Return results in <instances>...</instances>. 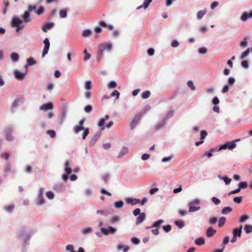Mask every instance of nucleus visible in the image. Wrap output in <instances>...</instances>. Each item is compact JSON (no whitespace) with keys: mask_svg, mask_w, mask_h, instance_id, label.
I'll return each mask as SVG.
<instances>
[{"mask_svg":"<svg viewBox=\"0 0 252 252\" xmlns=\"http://www.w3.org/2000/svg\"><path fill=\"white\" fill-rule=\"evenodd\" d=\"M238 186L240 189H245L247 187V183L246 182H242L239 184Z\"/></svg>","mask_w":252,"mask_h":252,"instance_id":"obj_48","label":"nucleus"},{"mask_svg":"<svg viewBox=\"0 0 252 252\" xmlns=\"http://www.w3.org/2000/svg\"><path fill=\"white\" fill-rule=\"evenodd\" d=\"M189 212H193L198 210L200 209L199 201L197 199H195L189 203Z\"/></svg>","mask_w":252,"mask_h":252,"instance_id":"obj_4","label":"nucleus"},{"mask_svg":"<svg viewBox=\"0 0 252 252\" xmlns=\"http://www.w3.org/2000/svg\"><path fill=\"white\" fill-rule=\"evenodd\" d=\"M232 208L230 207H225L221 210V214L227 215L232 211Z\"/></svg>","mask_w":252,"mask_h":252,"instance_id":"obj_23","label":"nucleus"},{"mask_svg":"<svg viewBox=\"0 0 252 252\" xmlns=\"http://www.w3.org/2000/svg\"><path fill=\"white\" fill-rule=\"evenodd\" d=\"M147 53L149 56H153L155 53V50L153 48H149L147 50Z\"/></svg>","mask_w":252,"mask_h":252,"instance_id":"obj_64","label":"nucleus"},{"mask_svg":"<svg viewBox=\"0 0 252 252\" xmlns=\"http://www.w3.org/2000/svg\"><path fill=\"white\" fill-rule=\"evenodd\" d=\"M53 108V105L52 102H48L43 104L40 106V109L42 110H52Z\"/></svg>","mask_w":252,"mask_h":252,"instance_id":"obj_9","label":"nucleus"},{"mask_svg":"<svg viewBox=\"0 0 252 252\" xmlns=\"http://www.w3.org/2000/svg\"><path fill=\"white\" fill-rule=\"evenodd\" d=\"M250 53V48H248L246 50L243 52L240 55V58L243 60L241 63H248L247 61H244L249 55Z\"/></svg>","mask_w":252,"mask_h":252,"instance_id":"obj_8","label":"nucleus"},{"mask_svg":"<svg viewBox=\"0 0 252 252\" xmlns=\"http://www.w3.org/2000/svg\"><path fill=\"white\" fill-rule=\"evenodd\" d=\"M249 219V216L247 215H244L241 216V217L239 219V221L240 222H244L246 220H247Z\"/></svg>","mask_w":252,"mask_h":252,"instance_id":"obj_37","label":"nucleus"},{"mask_svg":"<svg viewBox=\"0 0 252 252\" xmlns=\"http://www.w3.org/2000/svg\"><path fill=\"white\" fill-rule=\"evenodd\" d=\"M235 80L233 77H229L228 80V84L232 85L235 83Z\"/></svg>","mask_w":252,"mask_h":252,"instance_id":"obj_59","label":"nucleus"},{"mask_svg":"<svg viewBox=\"0 0 252 252\" xmlns=\"http://www.w3.org/2000/svg\"><path fill=\"white\" fill-rule=\"evenodd\" d=\"M128 151V150L127 147H123L122 148L120 153L119 154L118 158H122V157H123L124 156L126 155Z\"/></svg>","mask_w":252,"mask_h":252,"instance_id":"obj_17","label":"nucleus"},{"mask_svg":"<svg viewBox=\"0 0 252 252\" xmlns=\"http://www.w3.org/2000/svg\"><path fill=\"white\" fill-rule=\"evenodd\" d=\"M117 248L119 251L123 249L124 252H127V251L129 250V247L128 246L123 245L122 244H119L117 246Z\"/></svg>","mask_w":252,"mask_h":252,"instance_id":"obj_20","label":"nucleus"},{"mask_svg":"<svg viewBox=\"0 0 252 252\" xmlns=\"http://www.w3.org/2000/svg\"><path fill=\"white\" fill-rule=\"evenodd\" d=\"M248 45V41L246 38H244V39L240 42V45L242 48H245Z\"/></svg>","mask_w":252,"mask_h":252,"instance_id":"obj_35","label":"nucleus"},{"mask_svg":"<svg viewBox=\"0 0 252 252\" xmlns=\"http://www.w3.org/2000/svg\"><path fill=\"white\" fill-rule=\"evenodd\" d=\"M225 221L226 218L224 217H221L219 220L218 226L220 227H222L224 225Z\"/></svg>","mask_w":252,"mask_h":252,"instance_id":"obj_26","label":"nucleus"},{"mask_svg":"<svg viewBox=\"0 0 252 252\" xmlns=\"http://www.w3.org/2000/svg\"><path fill=\"white\" fill-rule=\"evenodd\" d=\"M47 133L50 136L51 138H54L56 136V132L54 130H48Z\"/></svg>","mask_w":252,"mask_h":252,"instance_id":"obj_50","label":"nucleus"},{"mask_svg":"<svg viewBox=\"0 0 252 252\" xmlns=\"http://www.w3.org/2000/svg\"><path fill=\"white\" fill-rule=\"evenodd\" d=\"M188 87L192 90L194 91L195 90V87L193 84V83L191 81H189L188 82Z\"/></svg>","mask_w":252,"mask_h":252,"instance_id":"obj_44","label":"nucleus"},{"mask_svg":"<svg viewBox=\"0 0 252 252\" xmlns=\"http://www.w3.org/2000/svg\"><path fill=\"white\" fill-rule=\"evenodd\" d=\"M205 138V130H202L201 132V140L195 143V145L198 146L203 143V139Z\"/></svg>","mask_w":252,"mask_h":252,"instance_id":"obj_22","label":"nucleus"},{"mask_svg":"<svg viewBox=\"0 0 252 252\" xmlns=\"http://www.w3.org/2000/svg\"><path fill=\"white\" fill-rule=\"evenodd\" d=\"M83 130H84V132L82 134V138L83 139H85L86 138L88 134H89V128H84Z\"/></svg>","mask_w":252,"mask_h":252,"instance_id":"obj_53","label":"nucleus"},{"mask_svg":"<svg viewBox=\"0 0 252 252\" xmlns=\"http://www.w3.org/2000/svg\"><path fill=\"white\" fill-rule=\"evenodd\" d=\"M126 202L128 204H131L132 205H133L140 203V200L136 198H127L126 199Z\"/></svg>","mask_w":252,"mask_h":252,"instance_id":"obj_13","label":"nucleus"},{"mask_svg":"<svg viewBox=\"0 0 252 252\" xmlns=\"http://www.w3.org/2000/svg\"><path fill=\"white\" fill-rule=\"evenodd\" d=\"M22 17L23 19L24 22L25 23H29L31 21V18H30V14L29 11H25Z\"/></svg>","mask_w":252,"mask_h":252,"instance_id":"obj_11","label":"nucleus"},{"mask_svg":"<svg viewBox=\"0 0 252 252\" xmlns=\"http://www.w3.org/2000/svg\"><path fill=\"white\" fill-rule=\"evenodd\" d=\"M217 232L216 230L213 229L212 227H209L206 231V234L208 237H212L214 235H215Z\"/></svg>","mask_w":252,"mask_h":252,"instance_id":"obj_12","label":"nucleus"},{"mask_svg":"<svg viewBox=\"0 0 252 252\" xmlns=\"http://www.w3.org/2000/svg\"><path fill=\"white\" fill-rule=\"evenodd\" d=\"M212 102L215 105H217L218 104H219L220 101L218 97L217 96L214 97L212 100Z\"/></svg>","mask_w":252,"mask_h":252,"instance_id":"obj_63","label":"nucleus"},{"mask_svg":"<svg viewBox=\"0 0 252 252\" xmlns=\"http://www.w3.org/2000/svg\"><path fill=\"white\" fill-rule=\"evenodd\" d=\"M54 26V24L53 22L47 23L42 26L41 29L44 32H46L48 30L52 29Z\"/></svg>","mask_w":252,"mask_h":252,"instance_id":"obj_10","label":"nucleus"},{"mask_svg":"<svg viewBox=\"0 0 252 252\" xmlns=\"http://www.w3.org/2000/svg\"><path fill=\"white\" fill-rule=\"evenodd\" d=\"M101 231L104 235H108L109 233H114L116 232V229L112 227V226H108L107 228H101Z\"/></svg>","mask_w":252,"mask_h":252,"instance_id":"obj_6","label":"nucleus"},{"mask_svg":"<svg viewBox=\"0 0 252 252\" xmlns=\"http://www.w3.org/2000/svg\"><path fill=\"white\" fill-rule=\"evenodd\" d=\"M235 141H231L227 143V148L230 150H232L235 148L236 146V145L235 143Z\"/></svg>","mask_w":252,"mask_h":252,"instance_id":"obj_29","label":"nucleus"},{"mask_svg":"<svg viewBox=\"0 0 252 252\" xmlns=\"http://www.w3.org/2000/svg\"><path fill=\"white\" fill-rule=\"evenodd\" d=\"M163 222V220H158L157 221L154 222L152 226V227H158L160 225H161Z\"/></svg>","mask_w":252,"mask_h":252,"instance_id":"obj_30","label":"nucleus"},{"mask_svg":"<svg viewBox=\"0 0 252 252\" xmlns=\"http://www.w3.org/2000/svg\"><path fill=\"white\" fill-rule=\"evenodd\" d=\"M242 201V196H237L233 198V201L236 203L239 204Z\"/></svg>","mask_w":252,"mask_h":252,"instance_id":"obj_47","label":"nucleus"},{"mask_svg":"<svg viewBox=\"0 0 252 252\" xmlns=\"http://www.w3.org/2000/svg\"><path fill=\"white\" fill-rule=\"evenodd\" d=\"M244 230L246 233H250L252 232V225H246L244 227Z\"/></svg>","mask_w":252,"mask_h":252,"instance_id":"obj_34","label":"nucleus"},{"mask_svg":"<svg viewBox=\"0 0 252 252\" xmlns=\"http://www.w3.org/2000/svg\"><path fill=\"white\" fill-rule=\"evenodd\" d=\"M146 218V214L144 213H142L140 214L139 216L136 219V224H138L139 223H142Z\"/></svg>","mask_w":252,"mask_h":252,"instance_id":"obj_14","label":"nucleus"},{"mask_svg":"<svg viewBox=\"0 0 252 252\" xmlns=\"http://www.w3.org/2000/svg\"><path fill=\"white\" fill-rule=\"evenodd\" d=\"M131 242L134 244H138L140 243V240L136 237H133L131 239Z\"/></svg>","mask_w":252,"mask_h":252,"instance_id":"obj_62","label":"nucleus"},{"mask_svg":"<svg viewBox=\"0 0 252 252\" xmlns=\"http://www.w3.org/2000/svg\"><path fill=\"white\" fill-rule=\"evenodd\" d=\"M60 16L61 18H63L67 16V11L65 9H62L59 12Z\"/></svg>","mask_w":252,"mask_h":252,"instance_id":"obj_33","label":"nucleus"},{"mask_svg":"<svg viewBox=\"0 0 252 252\" xmlns=\"http://www.w3.org/2000/svg\"><path fill=\"white\" fill-rule=\"evenodd\" d=\"M195 244L198 246L203 245L205 243L204 238L200 237L195 240Z\"/></svg>","mask_w":252,"mask_h":252,"instance_id":"obj_21","label":"nucleus"},{"mask_svg":"<svg viewBox=\"0 0 252 252\" xmlns=\"http://www.w3.org/2000/svg\"><path fill=\"white\" fill-rule=\"evenodd\" d=\"M102 178L105 182V184H106L107 183L108 180L109 178V175L108 174H105V175H104L103 176Z\"/></svg>","mask_w":252,"mask_h":252,"instance_id":"obj_60","label":"nucleus"},{"mask_svg":"<svg viewBox=\"0 0 252 252\" xmlns=\"http://www.w3.org/2000/svg\"><path fill=\"white\" fill-rule=\"evenodd\" d=\"M117 86V84L114 81H111L108 85H107V87L108 88H116Z\"/></svg>","mask_w":252,"mask_h":252,"instance_id":"obj_45","label":"nucleus"},{"mask_svg":"<svg viewBox=\"0 0 252 252\" xmlns=\"http://www.w3.org/2000/svg\"><path fill=\"white\" fill-rule=\"evenodd\" d=\"M32 64H26L24 66L23 70H19L15 69L14 71V77L18 80H22L24 79L26 74L28 72V66L29 65H32Z\"/></svg>","mask_w":252,"mask_h":252,"instance_id":"obj_2","label":"nucleus"},{"mask_svg":"<svg viewBox=\"0 0 252 252\" xmlns=\"http://www.w3.org/2000/svg\"><path fill=\"white\" fill-rule=\"evenodd\" d=\"M36 6L35 5H30L28 6V11H29L30 13L31 11L33 10L35 12L36 11Z\"/></svg>","mask_w":252,"mask_h":252,"instance_id":"obj_57","label":"nucleus"},{"mask_svg":"<svg viewBox=\"0 0 252 252\" xmlns=\"http://www.w3.org/2000/svg\"><path fill=\"white\" fill-rule=\"evenodd\" d=\"M111 96H116V99H118L120 96V93L117 90H114L111 94Z\"/></svg>","mask_w":252,"mask_h":252,"instance_id":"obj_49","label":"nucleus"},{"mask_svg":"<svg viewBox=\"0 0 252 252\" xmlns=\"http://www.w3.org/2000/svg\"><path fill=\"white\" fill-rule=\"evenodd\" d=\"M175 223L179 228H182L184 225V221L181 220H176Z\"/></svg>","mask_w":252,"mask_h":252,"instance_id":"obj_40","label":"nucleus"},{"mask_svg":"<svg viewBox=\"0 0 252 252\" xmlns=\"http://www.w3.org/2000/svg\"><path fill=\"white\" fill-rule=\"evenodd\" d=\"M93 110V107L91 105H88L85 107L84 110L87 113H90Z\"/></svg>","mask_w":252,"mask_h":252,"instance_id":"obj_56","label":"nucleus"},{"mask_svg":"<svg viewBox=\"0 0 252 252\" xmlns=\"http://www.w3.org/2000/svg\"><path fill=\"white\" fill-rule=\"evenodd\" d=\"M44 11V7L42 6H40L38 8V9L35 11V13L38 15H40L42 14V13H43Z\"/></svg>","mask_w":252,"mask_h":252,"instance_id":"obj_41","label":"nucleus"},{"mask_svg":"<svg viewBox=\"0 0 252 252\" xmlns=\"http://www.w3.org/2000/svg\"><path fill=\"white\" fill-rule=\"evenodd\" d=\"M12 25L14 27H16V31L19 32L20 30L23 28L24 26L22 25V21L19 18L14 17L12 20Z\"/></svg>","mask_w":252,"mask_h":252,"instance_id":"obj_3","label":"nucleus"},{"mask_svg":"<svg viewBox=\"0 0 252 252\" xmlns=\"http://www.w3.org/2000/svg\"><path fill=\"white\" fill-rule=\"evenodd\" d=\"M44 199L43 198V196L38 195L36 204L38 205H41L44 203Z\"/></svg>","mask_w":252,"mask_h":252,"instance_id":"obj_27","label":"nucleus"},{"mask_svg":"<svg viewBox=\"0 0 252 252\" xmlns=\"http://www.w3.org/2000/svg\"><path fill=\"white\" fill-rule=\"evenodd\" d=\"M124 205V203L122 201H119L117 202H115L114 203V207L116 208H121Z\"/></svg>","mask_w":252,"mask_h":252,"instance_id":"obj_36","label":"nucleus"},{"mask_svg":"<svg viewBox=\"0 0 252 252\" xmlns=\"http://www.w3.org/2000/svg\"><path fill=\"white\" fill-rule=\"evenodd\" d=\"M10 58L13 62H17L19 59V55L16 53H12L10 55Z\"/></svg>","mask_w":252,"mask_h":252,"instance_id":"obj_28","label":"nucleus"},{"mask_svg":"<svg viewBox=\"0 0 252 252\" xmlns=\"http://www.w3.org/2000/svg\"><path fill=\"white\" fill-rule=\"evenodd\" d=\"M252 18V10L250 13L244 12L241 16L240 19L243 22H246L248 19Z\"/></svg>","mask_w":252,"mask_h":252,"instance_id":"obj_7","label":"nucleus"},{"mask_svg":"<svg viewBox=\"0 0 252 252\" xmlns=\"http://www.w3.org/2000/svg\"><path fill=\"white\" fill-rule=\"evenodd\" d=\"M217 221V219L216 217H212L209 220V223L210 224H214Z\"/></svg>","mask_w":252,"mask_h":252,"instance_id":"obj_51","label":"nucleus"},{"mask_svg":"<svg viewBox=\"0 0 252 252\" xmlns=\"http://www.w3.org/2000/svg\"><path fill=\"white\" fill-rule=\"evenodd\" d=\"M46 197L49 199H52L54 197V194L51 191H48L46 193Z\"/></svg>","mask_w":252,"mask_h":252,"instance_id":"obj_43","label":"nucleus"},{"mask_svg":"<svg viewBox=\"0 0 252 252\" xmlns=\"http://www.w3.org/2000/svg\"><path fill=\"white\" fill-rule=\"evenodd\" d=\"M214 151H217V149L212 148L209 152H206V155L209 158H210L211 156H212V152Z\"/></svg>","mask_w":252,"mask_h":252,"instance_id":"obj_55","label":"nucleus"},{"mask_svg":"<svg viewBox=\"0 0 252 252\" xmlns=\"http://www.w3.org/2000/svg\"><path fill=\"white\" fill-rule=\"evenodd\" d=\"M205 14V12L203 11L200 10L198 11L197 14V17L198 20L202 19Z\"/></svg>","mask_w":252,"mask_h":252,"instance_id":"obj_46","label":"nucleus"},{"mask_svg":"<svg viewBox=\"0 0 252 252\" xmlns=\"http://www.w3.org/2000/svg\"><path fill=\"white\" fill-rule=\"evenodd\" d=\"M84 128L82 126H75L74 127L73 129L74 133H78L80 131L83 130Z\"/></svg>","mask_w":252,"mask_h":252,"instance_id":"obj_38","label":"nucleus"},{"mask_svg":"<svg viewBox=\"0 0 252 252\" xmlns=\"http://www.w3.org/2000/svg\"><path fill=\"white\" fill-rule=\"evenodd\" d=\"M179 45V43L176 40H174L171 42V46L173 47H174V48L177 47V46H178Z\"/></svg>","mask_w":252,"mask_h":252,"instance_id":"obj_61","label":"nucleus"},{"mask_svg":"<svg viewBox=\"0 0 252 252\" xmlns=\"http://www.w3.org/2000/svg\"><path fill=\"white\" fill-rule=\"evenodd\" d=\"M85 88L86 90H90L92 88V82L91 81H87L85 83Z\"/></svg>","mask_w":252,"mask_h":252,"instance_id":"obj_42","label":"nucleus"},{"mask_svg":"<svg viewBox=\"0 0 252 252\" xmlns=\"http://www.w3.org/2000/svg\"><path fill=\"white\" fill-rule=\"evenodd\" d=\"M151 93L149 91H146L142 94L141 96L143 99H147L150 96Z\"/></svg>","mask_w":252,"mask_h":252,"instance_id":"obj_32","label":"nucleus"},{"mask_svg":"<svg viewBox=\"0 0 252 252\" xmlns=\"http://www.w3.org/2000/svg\"><path fill=\"white\" fill-rule=\"evenodd\" d=\"M65 171L67 174H70L72 172V169L69 166V162L66 161L64 163Z\"/></svg>","mask_w":252,"mask_h":252,"instance_id":"obj_18","label":"nucleus"},{"mask_svg":"<svg viewBox=\"0 0 252 252\" xmlns=\"http://www.w3.org/2000/svg\"><path fill=\"white\" fill-rule=\"evenodd\" d=\"M242 226L241 225L239 228H234L233 230V235L235 236L240 237L241 235Z\"/></svg>","mask_w":252,"mask_h":252,"instance_id":"obj_15","label":"nucleus"},{"mask_svg":"<svg viewBox=\"0 0 252 252\" xmlns=\"http://www.w3.org/2000/svg\"><path fill=\"white\" fill-rule=\"evenodd\" d=\"M212 202L216 205H218L220 204V200L217 197H213L212 198Z\"/></svg>","mask_w":252,"mask_h":252,"instance_id":"obj_52","label":"nucleus"},{"mask_svg":"<svg viewBox=\"0 0 252 252\" xmlns=\"http://www.w3.org/2000/svg\"><path fill=\"white\" fill-rule=\"evenodd\" d=\"M105 121V119L101 118L99 120V122L98 123V126L99 127H101V129H102V130L104 129V127H103V126H104Z\"/></svg>","mask_w":252,"mask_h":252,"instance_id":"obj_39","label":"nucleus"},{"mask_svg":"<svg viewBox=\"0 0 252 252\" xmlns=\"http://www.w3.org/2000/svg\"><path fill=\"white\" fill-rule=\"evenodd\" d=\"M92 231V228L91 227H87L84 228L81 230V233L84 235L90 233Z\"/></svg>","mask_w":252,"mask_h":252,"instance_id":"obj_24","label":"nucleus"},{"mask_svg":"<svg viewBox=\"0 0 252 252\" xmlns=\"http://www.w3.org/2000/svg\"><path fill=\"white\" fill-rule=\"evenodd\" d=\"M219 178L220 179L223 180L226 185H229L231 181V179L229 178L227 176L221 177L220 176H219Z\"/></svg>","mask_w":252,"mask_h":252,"instance_id":"obj_25","label":"nucleus"},{"mask_svg":"<svg viewBox=\"0 0 252 252\" xmlns=\"http://www.w3.org/2000/svg\"><path fill=\"white\" fill-rule=\"evenodd\" d=\"M11 129L10 128H8L5 132L6 139L8 141H11L13 139V137L11 134Z\"/></svg>","mask_w":252,"mask_h":252,"instance_id":"obj_16","label":"nucleus"},{"mask_svg":"<svg viewBox=\"0 0 252 252\" xmlns=\"http://www.w3.org/2000/svg\"><path fill=\"white\" fill-rule=\"evenodd\" d=\"M162 228L165 232H169L171 230V226L170 225H164Z\"/></svg>","mask_w":252,"mask_h":252,"instance_id":"obj_54","label":"nucleus"},{"mask_svg":"<svg viewBox=\"0 0 252 252\" xmlns=\"http://www.w3.org/2000/svg\"><path fill=\"white\" fill-rule=\"evenodd\" d=\"M119 220V218L117 216H114L110 218V221L111 223H114Z\"/></svg>","mask_w":252,"mask_h":252,"instance_id":"obj_58","label":"nucleus"},{"mask_svg":"<svg viewBox=\"0 0 252 252\" xmlns=\"http://www.w3.org/2000/svg\"><path fill=\"white\" fill-rule=\"evenodd\" d=\"M43 43L44 44V47L42 52V57H44L47 54L50 47V42L47 38H45L43 41Z\"/></svg>","mask_w":252,"mask_h":252,"instance_id":"obj_5","label":"nucleus"},{"mask_svg":"<svg viewBox=\"0 0 252 252\" xmlns=\"http://www.w3.org/2000/svg\"><path fill=\"white\" fill-rule=\"evenodd\" d=\"M92 34V32L90 30H85L83 32L82 36L87 37H89Z\"/></svg>","mask_w":252,"mask_h":252,"instance_id":"obj_31","label":"nucleus"},{"mask_svg":"<svg viewBox=\"0 0 252 252\" xmlns=\"http://www.w3.org/2000/svg\"><path fill=\"white\" fill-rule=\"evenodd\" d=\"M152 0H144L143 5L138 6L137 8V9H140L142 8V7H144L145 9H146L149 6V5H150V4L152 2Z\"/></svg>","mask_w":252,"mask_h":252,"instance_id":"obj_19","label":"nucleus"},{"mask_svg":"<svg viewBox=\"0 0 252 252\" xmlns=\"http://www.w3.org/2000/svg\"><path fill=\"white\" fill-rule=\"evenodd\" d=\"M112 48V45L111 43L108 42L102 43L98 45L97 52V62L100 61V59L103 55L104 51L110 52Z\"/></svg>","mask_w":252,"mask_h":252,"instance_id":"obj_1","label":"nucleus"}]
</instances>
